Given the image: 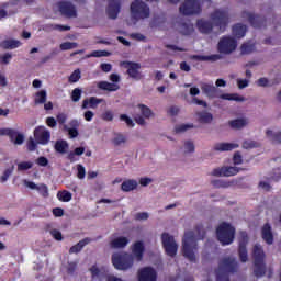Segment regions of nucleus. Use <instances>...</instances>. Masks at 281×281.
I'll return each instance as SVG.
<instances>
[{
    "label": "nucleus",
    "mask_w": 281,
    "mask_h": 281,
    "mask_svg": "<svg viewBox=\"0 0 281 281\" xmlns=\"http://www.w3.org/2000/svg\"><path fill=\"white\" fill-rule=\"evenodd\" d=\"M240 170H243V168L226 166L213 169L211 175L212 177H236Z\"/></svg>",
    "instance_id": "17"
},
{
    "label": "nucleus",
    "mask_w": 281,
    "mask_h": 281,
    "mask_svg": "<svg viewBox=\"0 0 281 281\" xmlns=\"http://www.w3.org/2000/svg\"><path fill=\"white\" fill-rule=\"evenodd\" d=\"M87 175V170L85 169V166L77 165V177L78 179H85Z\"/></svg>",
    "instance_id": "58"
},
{
    "label": "nucleus",
    "mask_w": 281,
    "mask_h": 281,
    "mask_svg": "<svg viewBox=\"0 0 281 281\" xmlns=\"http://www.w3.org/2000/svg\"><path fill=\"white\" fill-rule=\"evenodd\" d=\"M11 60H12V54L10 53H5L0 58V63H2V65H10Z\"/></svg>",
    "instance_id": "62"
},
{
    "label": "nucleus",
    "mask_w": 281,
    "mask_h": 281,
    "mask_svg": "<svg viewBox=\"0 0 281 281\" xmlns=\"http://www.w3.org/2000/svg\"><path fill=\"white\" fill-rule=\"evenodd\" d=\"M69 126L71 127L64 125V131H67L70 139H76V137H78L79 135L78 126H80V123L78 122V120H71Z\"/></svg>",
    "instance_id": "23"
},
{
    "label": "nucleus",
    "mask_w": 281,
    "mask_h": 281,
    "mask_svg": "<svg viewBox=\"0 0 281 281\" xmlns=\"http://www.w3.org/2000/svg\"><path fill=\"white\" fill-rule=\"evenodd\" d=\"M184 148L187 153H194V143L192 140L184 142Z\"/></svg>",
    "instance_id": "64"
},
{
    "label": "nucleus",
    "mask_w": 281,
    "mask_h": 281,
    "mask_svg": "<svg viewBox=\"0 0 281 281\" xmlns=\"http://www.w3.org/2000/svg\"><path fill=\"white\" fill-rule=\"evenodd\" d=\"M238 254L240 262H247V260H249L247 248H238Z\"/></svg>",
    "instance_id": "50"
},
{
    "label": "nucleus",
    "mask_w": 281,
    "mask_h": 281,
    "mask_svg": "<svg viewBox=\"0 0 281 281\" xmlns=\"http://www.w3.org/2000/svg\"><path fill=\"white\" fill-rule=\"evenodd\" d=\"M121 65L127 69V75L130 78H133L134 80H142V72H139L142 69V64L134 61H122Z\"/></svg>",
    "instance_id": "16"
},
{
    "label": "nucleus",
    "mask_w": 281,
    "mask_h": 281,
    "mask_svg": "<svg viewBox=\"0 0 281 281\" xmlns=\"http://www.w3.org/2000/svg\"><path fill=\"white\" fill-rule=\"evenodd\" d=\"M134 258L128 252H116L112 255V265L117 271H128L133 267Z\"/></svg>",
    "instance_id": "6"
},
{
    "label": "nucleus",
    "mask_w": 281,
    "mask_h": 281,
    "mask_svg": "<svg viewBox=\"0 0 281 281\" xmlns=\"http://www.w3.org/2000/svg\"><path fill=\"white\" fill-rule=\"evenodd\" d=\"M221 100H228L229 102H245V97L238 93H224L220 95Z\"/></svg>",
    "instance_id": "33"
},
{
    "label": "nucleus",
    "mask_w": 281,
    "mask_h": 281,
    "mask_svg": "<svg viewBox=\"0 0 281 281\" xmlns=\"http://www.w3.org/2000/svg\"><path fill=\"white\" fill-rule=\"evenodd\" d=\"M205 238V228L203 224H198L193 231L184 233L182 239V255L189 260V262H196V251H199V244L196 240H203Z\"/></svg>",
    "instance_id": "2"
},
{
    "label": "nucleus",
    "mask_w": 281,
    "mask_h": 281,
    "mask_svg": "<svg viewBox=\"0 0 281 281\" xmlns=\"http://www.w3.org/2000/svg\"><path fill=\"white\" fill-rule=\"evenodd\" d=\"M57 7L61 16H66V19H76L78 16L76 7L69 1H60L57 3Z\"/></svg>",
    "instance_id": "15"
},
{
    "label": "nucleus",
    "mask_w": 281,
    "mask_h": 281,
    "mask_svg": "<svg viewBox=\"0 0 281 281\" xmlns=\"http://www.w3.org/2000/svg\"><path fill=\"white\" fill-rule=\"evenodd\" d=\"M149 217L150 215L146 212L136 213L134 216L135 221H148Z\"/></svg>",
    "instance_id": "61"
},
{
    "label": "nucleus",
    "mask_w": 281,
    "mask_h": 281,
    "mask_svg": "<svg viewBox=\"0 0 281 281\" xmlns=\"http://www.w3.org/2000/svg\"><path fill=\"white\" fill-rule=\"evenodd\" d=\"M45 102H47V91L40 90L35 93L34 104H45Z\"/></svg>",
    "instance_id": "35"
},
{
    "label": "nucleus",
    "mask_w": 281,
    "mask_h": 281,
    "mask_svg": "<svg viewBox=\"0 0 281 281\" xmlns=\"http://www.w3.org/2000/svg\"><path fill=\"white\" fill-rule=\"evenodd\" d=\"M34 164L30 162V161H22L20 164H18V170L19 172H23L24 170H31V168H33Z\"/></svg>",
    "instance_id": "49"
},
{
    "label": "nucleus",
    "mask_w": 281,
    "mask_h": 281,
    "mask_svg": "<svg viewBox=\"0 0 281 281\" xmlns=\"http://www.w3.org/2000/svg\"><path fill=\"white\" fill-rule=\"evenodd\" d=\"M238 271V261L231 257L223 258L215 270L216 281H229V273Z\"/></svg>",
    "instance_id": "3"
},
{
    "label": "nucleus",
    "mask_w": 281,
    "mask_h": 281,
    "mask_svg": "<svg viewBox=\"0 0 281 281\" xmlns=\"http://www.w3.org/2000/svg\"><path fill=\"white\" fill-rule=\"evenodd\" d=\"M50 235L53 236V238H55V240H63V233H60V231L56 228L50 231Z\"/></svg>",
    "instance_id": "63"
},
{
    "label": "nucleus",
    "mask_w": 281,
    "mask_h": 281,
    "mask_svg": "<svg viewBox=\"0 0 281 281\" xmlns=\"http://www.w3.org/2000/svg\"><path fill=\"white\" fill-rule=\"evenodd\" d=\"M216 237L221 245H232L236 238V228L227 222H222L216 228Z\"/></svg>",
    "instance_id": "5"
},
{
    "label": "nucleus",
    "mask_w": 281,
    "mask_h": 281,
    "mask_svg": "<svg viewBox=\"0 0 281 281\" xmlns=\"http://www.w3.org/2000/svg\"><path fill=\"white\" fill-rule=\"evenodd\" d=\"M121 4L117 0L110 1L106 8V14L109 19H117V14H120Z\"/></svg>",
    "instance_id": "21"
},
{
    "label": "nucleus",
    "mask_w": 281,
    "mask_h": 281,
    "mask_svg": "<svg viewBox=\"0 0 281 281\" xmlns=\"http://www.w3.org/2000/svg\"><path fill=\"white\" fill-rule=\"evenodd\" d=\"M241 54H251L254 52V45L244 43L240 46Z\"/></svg>",
    "instance_id": "54"
},
{
    "label": "nucleus",
    "mask_w": 281,
    "mask_h": 281,
    "mask_svg": "<svg viewBox=\"0 0 281 281\" xmlns=\"http://www.w3.org/2000/svg\"><path fill=\"white\" fill-rule=\"evenodd\" d=\"M247 124H249V121H247V119H235L228 122L231 128H234L235 131H240V128H245Z\"/></svg>",
    "instance_id": "31"
},
{
    "label": "nucleus",
    "mask_w": 281,
    "mask_h": 281,
    "mask_svg": "<svg viewBox=\"0 0 281 281\" xmlns=\"http://www.w3.org/2000/svg\"><path fill=\"white\" fill-rule=\"evenodd\" d=\"M211 184L213 188H232V186H234L233 182L225 180H212Z\"/></svg>",
    "instance_id": "40"
},
{
    "label": "nucleus",
    "mask_w": 281,
    "mask_h": 281,
    "mask_svg": "<svg viewBox=\"0 0 281 281\" xmlns=\"http://www.w3.org/2000/svg\"><path fill=\"white\" fill-rule=\"evenodd\" d=\"M247 245H249V236L247 235V233L241 232L239 236L238 248H247Z\"/></svg>",
    "instance_id": "42"
},
{
    "label": "nucleus",
    "mask_w": 281,
    "mask_h": 281,
    "mask_svg": "<svg viewBox=\"0 0 281 281\" xmlns=\"http://www.w3.org/2000/svg\"><path fill=\"white\" fill-rule=\"evenodd\" d=\"M112 144H114V146H122V144H126V136L123 134H116L112 139Z\"/></svg>",
    "instance_id": "46"
},
{
    "label": "nucleus",
    "mask_w": 281,
    "mask_h": 281,
    "mask_svg": "<svg viewBox=\"0 0 281 281\" xmlns=\"http://www.w3.org/2000/svg\"><path fill=\"white\" fill-rule=\"evenodd\" d=\"M0 137L10 138V142H12V144L15 146H21L23 142H25V136L23 134L10 127L0 128Z\"/></svg>",
    "instance_id": "10"
},
{
    "label": "nucleus",
    "mask_w": 281,
    "mask_h": 281,
    "mask_svg": "<svg viewBox=\"0 0 281 281\" xmlns=\"http://www.w3.org/2000/svg\"><path fill=\"white\" fill-rule=\"evenodd\" d=\"M72 102H80V98H82V89L75 88L70 95Z\"/></svg>",
    "instance_id": "47"
},
{
    "label": "nucleus",
    "mask_w": 281,
    "mask_h": 281,
    "mask_svg": "<svg viewBox=\"0 0 281 281\" xmlns=\"http://www.w3.org/2000/svg\"><path fill=\"white\" fill-rule=\"evenodd\" d=\"M34 138L36 144L46 146V144H49V139H52V133L45 126H37L34 130Z\"/></svg>",
    "instance_id": "14"
},
{
    "label": "nucleus",
    "mask_w": 281,
    "mask_h": 281,
    "mask_svg": "<svg viewBox=\"0 0 281 281\" xmlns=\"http://www.w3.org/2000/svg\"><path fill=\"white\" fill-rule=\"evenodd\" d=\"M236 47H238V43L234 37L229 36L222 37L217 44L220 54H232V52L236 50Z\"/></svg>",
    "instance_id": "11"
},
{
    "label": "nucleus",
    "mask_w": 281,
    "mask_h": 281,
    "mask_svg": "<svg viewBox=\"0 0 281 281\" xmlns=\"http://www.w3.org/2000/svg\"><path fill=\"white\" fill-rule=\"evenodd\" d=\"M76 47H78V43L76 42H64L59 46L61 52H68V49H76Z\"/></svg>",
    "instance_id": "44"
},
{
    "label": "nucleus",
    "mask_w": 281,
    "mask_h": 281,
    "mask_svg": "<svg viewBox=\"0 0 281 281\" xmlns=\"http://www.w3.org/2000/svg\"><path fill=\"white\" fill-rule=\"evenodd\" d=\"M194 125H190V124H182V125H178L175 127V132L176 133H186V131H188V128H193Z\"/></svg>",
    "instance_id": "57"
},
{
    "label": "nucleus",
    "mask_w": 281,
    "mask_h": 281,
    "mask_svg": "<svg viewBox=\"0 0 281 281\" xmlns=\"http://www.w3.org/2000/svg\"><path fill=\"white\" fill-rule=\"evenodd\" d=\"M138 109L143 115V117H145L146 120H149V117H153L155 114L153 113V110H150V108H148L145 104H138Z\"/></svg>",
    "instance_id": "39"
},
{
    "label": "nucleus",
    "mask_w": 281,
    "mask_h": 281,
    "mask_svg": "<svg viewBox=\"0 0 281 281\" xmlns=\"http://www.w3.org/2000/svg\"><path fill=\"white\" fill-rule=\"evenodd\" d=\"M120 120L121 122H125V124L127 126H130L131 128H133V126H135V122H133V119H131L128 115L126 114H121L120 115Z\"/></svg>",
    "instance_id": "52"
},
{
    "label": "nucleus",
    "mask_w": 281,
    "mask_h": 281,
    "mask_svg": "<svg viewBox=\"0 0 281 281\" xmlns=\"http://www.w3.org/2000/svg\"><path fill=\"white\" fill-rule=\"evenodd\" d=\"M91 56L93 57V58H102V57H106V56H111V53L110 52H108V50H93L92 53H91Z\"/></svg>",
    "instance_id": "53"
},
{
    "label": "nucleus",
    "mask_w": 281,
    "mask_h": 281,
    "mask_svg": "<svg viewBox=\"0 0 281 281\" xmlns=\"http://www.w3.org/2000/svg\"><path fill=\"white\" fill-rule=\"evenodd\" d=\"M102 102H104V99H98L97 97L86 98L82 101L81 109H98Z\"/></svg>",
    "instance_id": "22"
},
{
    "label": "nucleus",
    "mask_w": 281,
    "mask_h": 281,
    "mask_svg": "<svg viewBox=\"0 0 281 281\" xmlns=\"http://www.w3.org/2000/svg\"><path fill=\"white\" fill-rule=\"evenodd\" d=\"M35 164H37V166H42V168H45V167H47L49 165V160L45 156H40L35 160Z\"/></svg>",
    "instance_id": "55"
},
{
    "label": "nucleus",
    "mask_w": 281,
    "mask_h": 281,
    "mask_svg": "<svg viewBox=\"0 0 281 281\" xmlns=\"http://www.w3.org/2000/svg\"><path fill=\"white\" fill-rule=\"evenodd\" d=\"M241 19H247L248 23H250V25L252 27H256L258 30L265 27V25H267V19L262 15H256L249 11H243L241 12Z\"/></svg>",
    "instance_id": "12"
},
{
    "label": "nucleus",
    "mask_w": 281,
    "mask_h": 281,
    "mask_svg": "<svg viewBox=\"0 0 281 281\" xmlns=\"http://www.w3.org/2000/svg\"><path fill=\"white\" fill-rule=\"evenodd\" d=\"M13 172H14V166L5 169L3 175L0 177L1 183H5V181H8V179H10V177L12 176Z\"/></svg>",
    "instance_id": "48"
},
{
    "label": "nucleus",
    "mask_w": 281,
    "mask_h": 281,
    "mask_svg": "<svg viewBox=\"0 0 281 281\" xmlns=\"http://www.w3.org/2000/svg\"><path fill=\"white\" fill-rule=\"evenodd\" d=\"M132 16L139 21L142 19H148L150 16V7L142 0H134L130 7Z\"/></svg>",
    "instance_id": "7"
},
{
    "label": "nucleus",
    "mask_w": 281,
    "mask_h": 281,
    "mask_svg": "<svg viewBox=\"0 0 281 281\" xmlns=\"http://www.w3.org/2000/svg\"><path fill=\"white\" fill-rule=\"evenodd\" d=\"M110 80L109 81H99L97 83L98 89H101V91H120V85H117V82H120V75L117 74H111L110 75Z\"/></svg>",
    "instance_id": "13"
},
{
    "label": "nucleus",
    "mask_w": 281,
    "mask_h": 281,
    "mask_svg": "<svg viewBox=\"0 0 281 281\" xmlns=\"http://www.w3.org/2000/svg\"><path fill=\"white\" fill-rule=\"evenodd\" d=\"M233 164L235 166H240L243 164V155H240V151H236L233 156Z\"/></svg>",
    "instance_id": "60"
},
{
    "label": "nucleus",
    "mask_w": 281,
    "mask_h": 281,
    "mask_svg": "<svg viewBox=\"0 0 281 281\" xmlns=\"http://www.w3.org/2000/svg\"><path fill=\"white\" fill-rule=\"evenodd\" d=\"M21 45H23V43H21V41L19 40H3L2 42H0V47L2 49H16L19 47H21Z\"/></svg>",
    "instance_id": "25"
},
{
    "label": "nucleus",
    "mask_w": 281,
    "mask_h": 281,
    "mask_svg": "<svg viewBox=\"0 0 281 281\" xmlns=\"http://www.w3.org/2000/svg\"><path fill=\"white\" fill-rule=\"evenodd\" d=\"M145 251H146V247L144 246V241H135L134 243V245L132 247V254L138 262H142V260H144Z\"/></svg>",
    "instance_id": "19"
},
{
    "label": "nucleus",
    "mask_w": 281,
    "mask_h": 281,
    "mask_svg": "<svg viewBox=\"0 0 281 281\" xmlns=\"http://www.w3.org/2000/svg\"><path fill=\"white\" fill-rule=\"evenodd\" d=\"M261 238L267 245H273V231L271 229V224H263L261 227Z\"/></svg>",
    "instance_id": "20"
},
{
    "label": "nucleus",
    "mask_w": 281,
    "mask_h": 281,
    "mask_svg": "<svg viewBox=\"0 0 281 281\" xmlns=\"http://www.w3.org/2000/svg\"><path fill=\"white\" fill-rule=\"evenodd\" d=\"M82 78V72L80 69H76L72 71V74L68 77V82L74 85L75 82H78Z\"/></svg>",
    "instance_id": "41"
},
{
    "label": "nucleus",
    "mask_w": 281,
    "mask_h": 281,
    "mask_svg": "<svg viewBox=\"0 0 281 281\" xmlns=\"http://www.w3.org/2000/svg\"><path fill=\"white\" fill-rule=\"evenodd\" d=\"M57 199L61 201V203H69V201L74 199V194L67 190L58 191Z\"/></svg>",
    "instance_id": "34"
},
{
    "label": "nucleus",
    "mask_w": 281,
    "mask_h": 281,
    "mask_svg": "<svg viewBox=\"0 0 281 281\" xmlns=\"http://www.w3.org/2000/svg\"><path fill=\"white\" fill-rule=\"evenodd\" d=\"M247 34V25L237 23L233 26V36L235 38H244Z\"/></svg>",
    "instance_id": "28"
},
{
    "label": "nucleus",
    "mask_w": 281,
    "mask_h": 281,
    "mask_svg": "<svg viewBox=\"0 0 281 281\" xmlns=\"http://www.w3.org/2000/svg\"><path fill=\"white\" fill-rule=\"evenodd\" d=\"M92 240L93 239H91L90 237L81 239L79 243L70 247L69 254H80V250L85 249V247H87L89 243H92Z\"/></svg>",
    "instance_id": "26"
},
{
    "label": "nucleus",
    "mask_w": 281,
    "mask_h": 281,
    "mask_svg": "<svg viewBox=\"0 0 281 281\" xmlns=\"http://www.w3.org/2000/svg\"><path fill=\"white\" fill-rule=\"evenodd\" d=\"M137 180L135 179H128L122 182L121 190L123 192H133V190H137Z\"/></svg>",
    "instance_id": "29"
},
{
    "label": "nucleus",
    "mask_w": 281,
    "mask_h": 281,
    "mask_svg": "<svg viewBox=\"0 0 281 281\" xmlns=\"http://www.w3.org/2000/svg\"><path fill=\"white\" fill-rule=\"evenodd\" d=\"M198 117L201 124H210L214 120V116L210 112H200L198 113Z\"/></svg>",
    "instance_id": "36"
},
{
    "label": "nucleus",
    "mask_w": 281,
    "mask_h": 281,
    "mask_svg": "<svg viewBox=\"0 0 281 281\" xmlns=\"http://www.w3.org/2000/svg\"><path fill=\"white\" fill-rule=\"evenodd\" d=\"M67 148H69L67 140H57L55 143V150L60 153V155H65V153H67Z\"/></svg>",
    "instance_id": "37"
},
{
    "label": "nucleus",
    "mask_w": 281,
    "mask_h": 281,
    "mask_svg": "<svg viewBox=\"0 0 281 281\" xmlns=\"http://www.w3.org/2000/svg\"><path fill=\"white\" fill-rule=\"evenodd\" d=\"M234 148H238V144L236 143H217L214 145L213 150L217 153H228L229 150H234Z\"/></svg>",
    "instance_id": "24"
},
{
    "label": "nucleus",
    "mask_w": 281,
    "mask_h": 281,
    "mask_svg": "<svg viewBox=\"0 0 281 281\" xmlns=\"http://www.w3.org/2000/svg\"><path fill=\"white\" fill-rule=\"evenodd\" d=\"M37 144L36 140H34V138H31L27 140V144H26V147H27V150L30 153H34V150H36L37 148Z\"/></svg>",
    "instance_id": "59"
},
{
    "label": "nucleus",
    "mask_w": 281,
    "mask_h": 281,
    "mask_svg": "<svg viewBox=\"0 0 281 281\" xmlns=\"http://www.w3.org/2000/svg\"><path fill=\"white\" fill-rule=\"evenodd\" d=\"M50 27L52 30H58V32H69L71 30V26L61 24H52Z\"/></svg>",
    "instance_id": "56"
},
{
    "label": "nucleus",
    "mask_w": 281,
    "mask_h": 281,
    "mask_svg": "<svg viewBox=\"0 0 281 281\" xmlns=\"http://www.w3.org/2000/svg\"><path fill=\"white\" fill-rule=\"evenodd\" d=\"M266 135L270 138L272 144H281V132L273 133V131L267 130Z\"/></svg>",
    "instance_id": "38"
},
{
    "label": "nucleus",
    "mask_w": 281,
    "mask_h": 281,
    "mask_svg": "<svg viewBox=\"0 0 281 281\" xmlns=\"http://www.w3.org/2000/svg\"><path fill=\"white\" fill-rule=\"evenodd\" d=\"M252 258H254V274L256 278H262L267 273V266L265 265V249L262 246L256 244L252 248Z\"/></svg>",
    "instance_id": "4"
},
{
    "label": "nucleus",
    "mask_w": 281,
    "mask_h": 281,
    "mask_svg": "<svg viewBox=\"0 0 281 281\" xmlns=\"http://www.w3.org/2000/svg\"><path fill=\"white\" fill-rule=\"evenodd\" d=\"M37 192L43 196V199H47V196H49V188H47V184L45 183L37 186Z\"/></svg>",
    "instance_id": "43"
},
{
    "label": "nucleus",
    "mask_w": 281,
    "mask_h": 281,
    "mask_svg": "<svg viewBox=\"0 0 281 281\" xmlns=\"http://www.w3.org/2000/svg\"><path fill=\"white\" fill-rule=\"evenodd\" d=\"M161 240L167 256L175 258V256H177V251H179V245H177V241H175V236L168 233H162Z\"/></svg>",
    "instance_id": "8"
},
{
    "label": "nucleus",
    "mask_w": 281,
    "mask_h": 281,
    "mask_svg": "<svg viewBox=\"0 0 281 281\" xmlns=\"http://www.w3.org/2000/svg\"><path fill=\"white\" fill-rule=\"evenodd\" d=\"M130 240L126 237H117L111 241L113 249H124L128 245Z\"/></svg>",
    "instance_id": "32"
},
{
    "label": "nucleus",
    "mask_w": 281,
    "mask_h": 281,
    "mask_svg": "<svg viewBox=\"0 0 281 281\" xmlns=\"http://www.w3.org/2000/svg\"><path fill=\"white\" fill-rule=\"evenodd\" d=\"M138 281H157V271L151 267H145L138 271Z\"/></svg>",
    "instance_id": "18"
},
{
    "label": "nucleus",
    "mask_w": 281,
    "mask_h": 281,
    "mask_svg": "<svg viewBox=\"0 0 281 281\" xmlns=\"http://www.w3.org/2000/svg\"><path fill=\"white\" fill-rule=\"evenodd\" d=\"M210 19L213 23L203 19L196 21L199 32H201V34H212V30H214L215 26L218 27L216 34H223V32L227 30V25H229V11L216 9L210 14Z\"/></svg>",
    "instance_id": "1"
},
{
    "label": "nucleus",
    "mask_w": 281,
    "mask_h": 281,
    "mask_svg": "<svg viewBox=\"0 0 281 281\" xmlns=\"http://www.w3.org/2000/svg\"><path fill=\"white\" fill-rule=\"evenodd\" d=\"M180 14L184 16H192L194 14H201V4L198 0H186L179 8Z\"/></svg>",
    "instance_id": "9"
},
{
    "label": "nucleus",
    "mask_w": 281,
    "mask_h": 281,
    "mask_svg": "<svg viewBox=\"0 0 281 281\" xmlns=\"http://www.w3.org/2000/svg\"><path fill=\"white\" fill-rule=\"evenodd\" d=\"M113 117H114V114H113V111L111 110H106L101 115V120H103V122H113Z\"/></svg>",
    "instance_id": "51"
},
{
    "label": "nucleus",
    "mask_w": 281,
    "mask_h": 281,
    "mask_svg": "<svg viewBox=\"0 0 281 281\" xmlns=\"http://www.w3.org/2000/svg\"><path fill=\"white\" fill-rule=\"evenodd\" d=\"M260 147V143L256 142V140H244L243 143V148H245L246 150H249L251 148H259Z\"/></svg>",
    "instance_id": "45"
},
{
    "label": "nucleus",
    "mask_w": 281,
    "mask_h": 281,
    "mask_svg": "<svg viewBox=\"0 0 281 281\" xmlns=\"http://www.w3.org/2000/svg\"><path fill=\"white\" fill-rule=\"evenodd\" d=\"M201 90H202V93L207 95V98H216V95L218 93V92H216V87H214V85H210V83H202Z\"/></svg>",
    "instance_id": "30"
},
{
    "label": "nucleus",
    "mask_w": 281,
    "mask_h": 281,
    "mask_svg": "<svg viewBox=\"0 0 281 281\" xmlns=\"http://www.w3.org/2000/svg\"><path fill=\"white\" fill-rule=\"evenodd\" d=\"M179 27H180V34H182L183 36H190L191 34L194 33V24H192L190 20L187 22L180 23Z\"/></svg>",
    "instance_id": "27"
}]
</instances>
